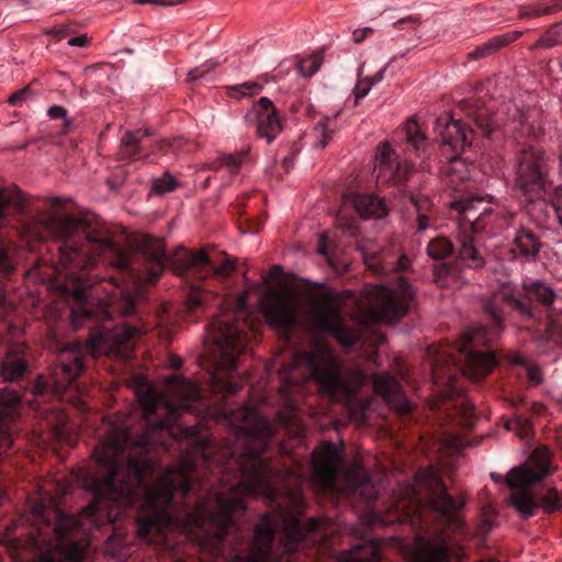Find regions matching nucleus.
Listing matches in <instances>:
<instances>
[{
    "instance_id": "1",
    "label": "nucleus",
    "mask_w": 562,
    "mask_h": 562,
    "mask_svg": "<svg viewBox=\"0 0 562 562\" xmlns=\"http://www.w3.org/2000/svg\"><path fill=\"white\" fill-rule=\"evenodd\" d=\"M92 495V502L82 508L79 517L49 509L43 502L31 503L27 520L40 536L53 533L48 544L63 562L83 560L81 546L69 535L85 530L87 525L99 528L133 516L138 537L148 542L167 544L168 533L180 531L203 546L207 540H214L218 547L228 535L237 531L235 517L246 510L245 501L231 497L234 494H203L194 501L189 498L191 494ZM261 495L270 503H277L279 496H286V503L297 506L304 503V494Z\"/></svg>"
},
{
    "instance_id": "2",
    "label": "nucleus",
    "mask_w": 562,
    "mask_h": 562,
    "mask_svg": "<svg viewBox=\"0 0 562 562\" xmlns=\"http://www.w3.org/2000/svg\"><path fill=\"white\" fill-rule=\"evenodd\" d=\"M173 385L177 403L167 401L153 387L137 391V398L144 412L147 429L133 439L126 416L117 414L109 424L105 438L94 448L93 457L100 470L89 475L78 469L65 479H54L57 492H134L143 477L151 470L147 458L151 442L150 430L167 428L178 411H187L198 402L199 389L189 380L172 374L166 379Z\"/></svg>"
},
{
    "instance_id": "3",
    "label": "nucleus",
    "mask_w": 562,
    "mask_h": 562,
    "mask_svg": "<svg viewBox=\"0 0 562 562\" xmlns=\"http://www.w3.org/2000/svg\"><path fill=\"white\" fill-rule=\"evenodd\" d=\"M42 224L55 239L63 241L56 267L59 272L75 274L92 266L97 256L109 257L110 263L120 270L130 267L127 251L112 239L109 229L98 220L49 216Z\"/></svg>"
},
{
    "instance_id": "4",
    "label": "nucleus",
    "mask_w": 562,
    "mask_h": 562,
    "mask_svg": "<svg viewBox=\"0 0 562 562\" xmlns=\"http://www.w3.org/2000/svg\"><path fill=\"white\" fill-rule=\"evenodd\" d=\"M402 496L396 502L415 504L412 515L427 524L434 520L438 525L437 540L422 541L415 552V562H449L453 555V544L464 532L461 513L465 504L464 494H392Z\"/></svg>"
},
{
    "instance_id": "5",
    "label": "nucleus",
    "mask_w": 562,
    "mask_h": 562,
    "mask_svg": "<svg viewBox=\"0 0 562 562\" xmlns=\"http://www.w3.org/2000/svg\"><path fill=\"white\" fill-rule=\"evenodd\" d=\"M294 364L304 367L307 380L316 384L317 392L331 402H347L366 380L360 369L344 371L331 348L315 345L295 353Z\"/></svg>"
},
{
    "instance_id": "6",
    "label": "nucleus",
    "mask_w": 562,
    "mask_h": 562,
    "mask_svg": "<svg viewBox=\"0 0 562 562\" xmlns=\"http://www.w3.org/2000/svg\"><path fill=\"white\" fill-rule=\"evenodd\" d=\"M233 423L238 432L244 436L246 449L240 456L241 482L244 492H270L268 487L269 471L261 458L273 430L270 422L259 417L256 411L245 405L232 413Z\"/></svg>"
},
{
    "instance_id": "7",
    "label": "nucleus",
    "mask_w": 562,
    "mask_h": 562,
    "mask_svg": "<svg viewBox=\"0 0 562 562\" xmlns=\"http://www.w3.org/2000/svg\"><path fill=\"white\" fill-rule=\"evenodd\" d=\"M490 341L491 337L485 327H473L465 331L457 346V351L460 355L464 353L463 364L451 353L439 352L431 363L435 383L451 381L457 371H461L472 381H480L488 375L496 366L494 352L477 348Z\"/></svg>"
},
{
    "instance_id": "8",
    "label": "nucleus",
    "mask_w": 562,
    "mask_h": 562,
    "mask_svg": "<svg viewBox=\"0 0 562 562\" xmlns=\"http://www.w3.org/2000/svg\"><path fill=\"white\" fill-rule=\"evenodd\" d=\"M248 325L240 312L228 311L217 316L210 325V336L218 350L216 372L212 375L213 385L225 394L236 393L237 382H222L218 374L229 373L236 368V360L247 345Z\"/></svg>"
},
{
    "instance_id": "9",
    "label": "nucleus",
    "mask_w": 562,
    "mask_h": 562,
    "mask_svg": "<svg viewBox=\"0 0 562 562\" xmlns=\"http://www.w3.org/2000/svg\"><path fill=\"white\" fill-rule=\"evenodd\" d=\"M482 203L483 200L477 198L456 201L451 204V207L460 213L457 234L458 258L472 269H481L485 266L477 234L485 228V217L490 216L492 211L485 206L480 207Z\"/></svg>"
},
{
    "instance_id": "10",
    "label": "nucleus",
    "mask_w": 562,
    "mask_h": 562,
    "mask_svg": "<svg viewBox=\"0 0 562 562\" xmlns=\"http://www.w3.org/2000/svg\"><path fill=\"white\" fill-rule=\"evenodd\" d=\"M370 296L368 317L371 322H394L403 317L415 291L407 281L400 277L394 288L376 285L368 291Z\"/></svg>"
},
{
    "instance_id": "11",
    "label": "nucleus",
    "mask_w": 562,
    "mask_h": 562,
    "mask_svg": "<svg viewBox=\"0 0 562 562\" xmlns=\"http://www.w3.org/2000/svg\"><path fill=\"white\" fill-rule=\"evenodd\" d=\"M549 172V157L537 147L521 148L517 155L515 184L528 199L539 198L544 191Z\"/></svg>"
},
{
    "instance_id": "12",
    "label": "nucleus",
    "mask_w": 562,
    "mask_h": 562,
    "mask_svg": "<svg viewBox=\"0 0 562 562\" xmlns=\"http://www.w3.org/2000/svg\"><path fill=\"white\" fill-rule=\"evenodd\" d=\"M554 468L551 467V452L546 446L536 448L528 461L514 467L504 476L505 485L516 492H526L543 481Z\"/></svg>"
},
{
    "instance_id": "13",
    "label": "nucleus",
    "mask_w": 562,
    "mask_h": 562,
    "mask_svg": "<svg viewBox=\"0 0 562 562\" xmlns=\"http://www.w3.org/2000/svg\"><path fill=\"white\" fill-rule=\"evenodd\" d=\"M311 318L317 329L330 333L342 346H353L359 339L355 330L341 323L339 311L328 295L313 304Z\"/></svg>"
},
{
    "instance_id": "14",
    "label": "nucleus",
    "mask_w": 562,
    "mask_h": 562,
    "mask_svg": "<svg viewBox=\"0 0 562 562\" xmlns=\"http://www.w3.org/2000/svg\"><path fill=\"white\" fill-rule=\"evenodd\" d=\"M261 304L265 317L271 326L290 329L297 325L296 313L300 303L291 290L268 291Z\"/></svg>"
},
{
    "instance_id": "15",
    "label": "nucleus",
    "mask_w": 562,
    "mask_h": 562,
    "mask_svg": "<svg viewBox=\"0 0 562 562\" xmlns=\"http://www.w3.org/2000/svg\"><path fill=\"white\" fill-rule=\"evenodd\" d=\"M342 454L331 442H325L312 453V481L321 487H331L340 473Z\"/></svg>"
},
{
    "instance_id": "16",
    "label": "nucleus",
    "mask_w": 562,
    "mask_h": 562,
    "mask_svg": "<svg viewBox=\"0 0 562 562\" xmlns=\"http://www.w3.org/2000/svg\"><path fill=\"white\" fill-rule=\"evenodd\" d=\"M412 166L406 160H398L390 143H382L375 154L374 173L382 183H398L406 180Z\"/></svg>"
},
{
    "instance_id": "17",
    "label": "nucleus",
    "mask_w": 562,
    "mask_h": 562,
    "mask_svg": "<svg viewBox=\"0 0 562 562\" xmlns=\"http://www.w3.org/2000/svg\"><path fill=\"white\" fill-rule=\"evenodd\" d=\"M193 469L194 462L191 457L182 456L176 465L167 469L161 475L157 490H146L145 492H191V473Z\"/></svg>"
},
{
    "instance_id": "18",
    "label": "nucleus",
    "mask_w": 562,
    "mask_h": 562,
    "mask_svg": "<svg viewBox=\"0 0 562 562\" xmlns=\"http://www.w3.org/2000/svg\"><path fill=\"white\" fill-rule=\"evenodd\" d=\"M560 494H509V503L524 516L530 517L537 514L540 507L544 512L559 510Z\"/></svg>"
},
{
    "instance_id": "19",
    "label": "nucleus",
    "mask_w": 562,
    "mask_h": 562,
    "mask_svg": "<svg viewBox=\"0 0 562 562\" xmlns=\"http://www.w3.org/2000/svg\"><path fill=\"white\" fill-rule=\"evenodd\" d=\"M521 113L515 104L510 101L503 102L496 113L488 115L486 111L479 110L474 114V123L481 130L482 134L486 137L503 123L508 121H518L521 123Z\"/></svg>"
},
{
    "instance_id": "20",
    "label": "nucleus",
    "mask_w": 562,
    "mask_h": 562,
    "mask_svg": "<svg viewBox=\"0 0 562 562\" xmlns=\"http://www.w3.org/2000/svg\"><path fill=\"white\" fill-rule=\"evenodd\" d=\"M137 247L148 263L149 281H155L164 271L168 260L164 240L150 235H144L139 238Z\"/></svg>"
},
{
    "instance_id": "21",
    "label": "nucleus",
    "mask_w": 562,
    "mask_h": 562,
    "mask_svg": "<svg viewBox=\"0 0 562 562\" xmlns=\"http://www.w3.org/2000/svg\"><path fill=\"white\" fill-rule=\"evenodd\" d=\"M435 131L440 136L442 144L449 146L456 154L471 145V142L468 140V133L460 121L448 116L439 117L436 120Z\"/></svg>"
},
{
    "instance_id": "22",
    "label": "nucleus",
    "mask_w": 562,
    "mask_h": 562,
    "mask_svg": "<svg viewBox=\"0 0 562 562\" xmlns=\"http://www.w3.org/2000/svg\"><path fill=\"white\" fill-rule=\"evenodd\" d=\"M373 389L394 409L398 412H408L411 409V405L405 398L398 382L390 374H375L373 376Z\"/></svg>"
},
{
    "instance_id": "23",
    "label": "nucleus",
    "mask_w": 562,
    "mask_h": 562,
    "mask_svg": "<svg viewBox=\"0 0 562 562\" xmlns=\"http://www.w3.org/2000/svg\"><path fill=\"white\" fill-rule=\"evenodd\" d=\"M178 252H181L183 257H179V255L176 254L170 258L173 269L178 274L186 273L190 270L202 272L204 268L211 267V259L203 249L195 252H188L183 247H180Z\"/></svg>"
},
{
    "instance_id": "24",
    "label": "nucleus",
    "mask_w": 562,
    "mask_h": 562,
    "mask_svg": "<svg viewBox=\"0 0 562 562\" xmlns=\"http://www.w3.org/2000/svg\"><path fill=\"white\" fill-rule=\"evenodd\" d=\"M353 205L357 213L363 217L382 218L387 215L385 200L371 194H356Z\"/></svg>"
},
{
    "instance_id": "25",
    "label": "nucleus",
    "mask_w": 562,
    "mask_h": 562,
    "mask_svg": "<svg viewBox=\"0 0 562 562\" xmlns=\"http://www.w3.org/2000/svg\"><path fill=\"white\" fill-rule=\"evenodd\" d=\"M83 364L78 356L69 361L60 360L53 369V376L58 389L67 387L81 373Z\"/></svg>"
},
{
    "instance_id": "26",
    "label": "nucleus",
    "mask_w": 562,
    "mask_h": 562,
    "mask_svg": "<svg viewBox=\"0 0 562 562\" xmlns=\"http://www.w3.org/2000/svg\"><path fill=\"white\" fill-rule=\"evenodd\" d=\"M364 262L374 274H387L392 271H402L406 270L411 261L405 256L402 255L397 260H390L386 257H380L379 255H370L364 258Z\"/></svg>"
},
{
    "instance_id": "27",
    "label": "nucleus",
    "mask_w": 562,
    "mask_h": 562,
    "mask_svg": "<svg viewBox=\"0 0 562 562\" xmlns=\"http://www.w3.org/2000/svg\"><path fill=\"white\" fill-rule=\"evenodd\" d=\"M148 135L146 130L126 131L120 143L119 159L131 161L140 154V142Z\"/></svg>"
},
{
    "instance_id": "28",
    "label": "nucleus",
    "mask_w": 562,
    "mask_h": 562,
    "mask_svg": "<svg viewBox=\"0 0 562 562\" xmlns=\"http://www.w3.org/2000/svg\"><path fill=\"white\" fill-rule=\"evenodd\" d=\"M342 481L352 488H361L370 485L371 477L362 467L359 459H353L340 473Z\"/></svg>"
},
{
    "instance_id": "29",
    "label": "nucleus",
    "mask_w": 562,
    "mask_h": 562,
    "mask_svg": "<svg viewBox=\"0 0 562 562\" xmlns=\"http://www.w3.org/2000/svg\"><path fill=\"white\" fill-rule=\"evenodd\" d=\"M522 289L529 299H533L543 306L551 305L557 297L555 291L540 280L525 282Z\"/></svg>"
},
{
    "instance_id": "30",
    "label": "nucleus",
    "mask_w": 562,
    "mask_h": 562,
    "mask_svg": "<svg viewBox=\"0 0 562 562\" xmlns=\"http://www.w3.org/2000/svg\"><path fill=\"white\" fill-rule=\"evenodd\" d=\"M515 250L526 259H533L540 250V241L528 229H519L514 239Z\"/></svg>"
},
{
    "instance_id": "31",
    "label": "nucleus",
    "mask_w": 562,
    "mask_h": 562,
    "mask_svg": "<svg viewBox=\"0 0 562 562\" xmlns=\"http://www.w3.org/2000/svg\"><path fill=\"white\" fill-rule=\"evenodd\" d=\"M497 295L502 301L506 302L512 306V308L517 311L524 318L530 319L533 317V307L520 297V293L516 291V289L504 285Z\"/></svg>"
},
{
    "instance_id": "32",
    "label": "nucleus",
    "mask_w": 562,
    "mask_h": 562,
    "mask_svg": "<svg viewBox=\"0 0 562 562\" xmlns=\"http://www.w3.org/2000/svg\"><path fill=\"white\" fill-rule=\"evenodd\" d=\"M409 200L416 209L417 231L424 232L429 227V220L432 212V203L427 195L411 194Z\"/></svg>"
},
{
    "instance_id": "33",
    "label": "nucleus",
    "mask_w": 562,
    "mask_h": 562,
    "mask_svg": "<svg viewBox=\"0 0 562 562\" xmlns=\"http://www.w3.org/2000/svg\"><path fill=\"white\" fill-rule=\"evenodd\" d=\"M409 200L416 209L417 231L424 232L429 227V220L432 212V203L427 195L411 194Z\"/></svg>"
},
{
    "instance_id": "34",
    "label": "nucleus",
    "mask_w": 562,
    "mask_h": 562,
    "mask_svg": "<svg viewBox=\"0 0 562 562\" xmlns=\"http://www.w3.org/2000/svg\"><path fill=\"white\" fill-rule=\"evenodd\" d=\"M416 487L426 488L430 492H447L448 487L431 468H424L417 471L414 476Z\"/></svg>"
},
{
    "instance_id": "35",
    "label": "nucleus",
    "mask_w": 562,
    "mask_h": 562,
    "mask_svg": "<svg viewBox=\"0 0 562 562\" xmlns=\"http://www.w3.org/2000/svg\"><path fill=\"white\" fill-rule=\"evenodd\" d=\"M258 119L257 134L271 143L281 132V123L276 113H261Z\"/></svg>"
},
{
    "instance_id": "36",
    "label": "nucleus",
    "mask_w": 562,
    "mask_h": 562,
    "mask_svg": "<svg viewBox=\"0 0 562 562\" xmlns=\"http://www.w3.org/2000/svg\"><path fill=\"white\" fill-rule=\"evenodd\" d=\"M338 113L335 116H325L323 117L314 127V133L318 138L317 145L321 148H324L328 142L330 140L333 134L338 130V124L336 122Z\"/></svg>"
},
{
    "instance_id": "37",
    "label": "nucleus",
    "mask_w": 562,
    "mask_h": 562,
    "mask_svg": "<svg viewBox=\"0 0 562 562\" xmlns=\"http://www.w3.org/2000/svg\"><path fill=\"white\" fill-rule=\"evenodd\" d=\"M452 251L453 245L446 237H437L431 239L426 248L427 255L435 260L443 259L450 256Z\"/></svg>"
},
{
    "instance_id": "38",
    "label": "nucleus",
    "mask_w": 562,
    "mask_h": 562,
    "mask_svg": "<svg viewBox=\"0 0 562 562\" xmlns=\"http://www.w3.org/2000/svg\"><path fill=\"white\" fill-rule=\"evenodd\" d=\"M406 140L411 144L416 153L423 150L426 146V138L420 132L419 125L416 120L409 119L404 126Z\"/></svg>"
},
{
    "instance_id": "39",
    "label": "nucleus",
    "mask_w": 562,
    "mask_h": 562,
    "mask_svg": "<svg viewBox=\"0 0 562 562\" xmlns=\"http://www.w3.org/2000/svg\"><path fill=\"white\" fill-rule=\"evenodd\" d=\"M250 153V147L247 146L235 154H225L218 161L220 165L226 167L232 175H236L241 165L247 160Z\"/></svg>"
},
{
    "instance_id": "40",
    "label": "nucleus",
    "mask_w": 562,
    "mask_h": 562,
    "mask_svg": "<svg viewBox=\"0 0 562 562\" xmlns=\"http://www.w3.org/2000/svg\"><path fill=\"white\" fill-rule=\"evenodd\" d=\"M26 371V361L22 358L8 359L2 366V376L5 381H15Z\"/></svg>"
},
{
    "instance_id": "41",
    "label": "nucleus",
    "mask_w": 562,
    "mask_h": 562,
    "mask_svg": "<svg viewBox=\"0 0 562 562\" xmlns=\"http://www.w3.org/2000/svg\"><path fill=\"white\" fill-rule=\"evenodd\" d=\"M137 329L130 325L115 327L112 331L105 334V340L112 341L117 347H124L136 334Z\"/></svg>"
},
{
    "instance_id": "42",
    "label": "nucleus",
    "mask_w": 562,
    "mask_h": 562,
    "mask_svg": "<svg viewBox=\"0 0 562 562\" xmlns=\"http://www.w3.org/2000/svg\"><path fill=\"white\" fill-rule=\"evenodd\" d=\"M323 64V56L318 53H314L306 58L299 59L296 67L299 72L303 77H311L318 71Z\"/></svg>"
},
{
    "instance_id": "43",
    "label": "nucleus",
    "mask_w": 562,
    "mask_h": 562,
    "mask_svg": "<svg viewBox=\"0 0 562 562\" xmlns=\"http://www.w3.org/2000/svg\"><path fill=\"white\" fill-rule=\"evenodd\" d=\"M499 43L495 36L471 50L468 57L472 60L483 59L501 49Z\"/></svg>"
},
{
    "instance_id": "44",
    "label": "nucleus",
    "mask_w": 562,
    "mask_h": 562,
    "mask_svg": "<svg viewBox=\"0 0 562 562\" xmlns=\"http://www.w3.org/2000/svg\"><path fill=\"white\" fill-rule=\"evenodd\" d=\"M483 310L491 316L495 327L501 330L503 328V317L502 311L496 304V295L483 300Z\"/></svg>"
},
{
    "instance_id": "45",
    "label": "nucleus",
    "mask_w": 562,
    "mask_h": 562,
    "mask_svg": "<svg viewBox=\"0 0 562 562\" xmlns=\"http://www.w3.org/2000/svg\"><path fill=\"white\" fill-rule=\"evenodd\" d=\"M176 186V178L172 175L166 172L162 177L154 180L151 190L157 194H164L175 190Z\"/></svg>"
},
{
    "instance_id": "46",
    "label": "nucleus",
    "mask_w": 562,
    "mask_h": 562,
    "mask_svg": "<svg viewBox=\"0 0 562 562\" xmlns=\"http://www.w3.org/2000/svg\"><path fill=\"white\" fill-rule=\"evenodd\" d=\"M211 274L220 278H228L236 269V261L226 257L222 265L211 266Z\"/></svg>"
},
{
    "instance_id": "47",
    "label": "nucleus",
    "mask_w": 562,
    "mask_h": 562,
    "mask_svg": "<svg viewBox=\"0 0 562 562\" xmlns=\"http://www.w3.org/2000/svg\"><path fill=\"white\" fill-rule=\"evenodd\" d=\"M32 95H33V91H32L31 87L30 86H25L22 89L13 92L8 98L7 101L11 105H20V104H22L24 101H26Z\"/></svg>"
},
{
    "instance_id": "48",
    "label": "nucleus",
    "mask_w": 562,
    "mask_h": 562,
    "mask_svg": "<svg viewBox=\"0 0 562 562\" xmlns=\"http://www.w3.org/2000/svg\"><path fill=\"white\" fill-rule=\"evenodd\" d=\"M420 22L422 20L419 15H407L394 22L393 27L398 31L404 30L405 27L415 30L419 26Z\"/></svg>"
},
{
    "instance_id": "49",
    "label": "nucleus",
    "mask_w": 562,
    "mask_h": 562,
    "mask_svg": "<svg viewBox=\"0 0 562 562\" xmlns=\"http://www.w3.org/2000/svg\"><path fill=\"white\" fill-rule=\"evenodd\" d=\"M516 426L520 428V430L518 431V436L520 438H527L529 436L531 430V424L528 419L517 418L506 424V427L508 429H514Z\"/></svg>"
},
{
    "instance_id": "50",
    "label": "nucleus",
    "mask_w": 562,
    "mask_h": 562,
    "mask_svg": "<svg viewBox=\"0 0 562 562\" xmlns=\"http://www.w3.org/2000/svg\"><path fill=\"white\" fill-rule=\"evenodd\" d=\"M374 83H375V80H368V79L360 80L353 89L356 101L364 98L369 93V91L371 90V87Z\"/></svg>"
},
{
    "instance_id": "51",
    "label": "nucleus",
    "mask_w": 562,
    "mask_h": 562,
    "mask_svg": "<svg viewBox=\"0 0 562 562\" xmlns=\"http://www.w3.org/2000/svg\"><path fill=\"white\" fill-rule=\"evenodd\" d=\"M14 267L9 257L8 249L0 247V274H9L13 271Z\"/></svg>"
},
{
    "instance_id": "52",
    "label": "nucleus",
    "mask_w": 562,
    "mask_h": 562,
    "mask_svg": "<svg viewBox=\"0 0 562 562\" xmlns=\"http://www.w3.org/2000/svg\"><path fill=\"white\" fill-rule=\"evenodd\" d=\"M557 44V38L551 32L541 35L531 48H550Z\"/></svg>"
},
{
    "instance_id": "53",
    "label": "nucleus",
    "mask_w": 562,
    "mask_h": 562,
    "mask_svg": "<svg viewBox=\"0 0 562 562\" xmlns=\"http://www.w3.org/2000/svg\"><path fill=\"white\" fill-rule=\"evenodd\" d=\"M254 110L257 113V117H259L261 113H276L273 110V103L266 97H262L258 100L254 106Z\"/></svg>"
},
{
    "instance_id": "54",
    "label": "nucleus",
    "mask_w": 562,
    "mask_h": 562,
    "mask_svg": "<svg viewBox=\"0 0 562 562\" xmlns=\"http://www.w3.org/2000/svg\"><path fill=\"white\" fill-rule=\"evenodd\" d=\"M441 448L448 453H453L462 448V442L459 437L451 436L442 441Z\"/></svg>"
},
{
    "instance_id": "55",
    "label": "nucleus",
    "mask_w": 562,
    "mask_h": 562,
    "mask_svg": "<svg viewBox=\"0 0 562 562\" xmlns=\"http://www.w3.org/2000/svg\"><path fill=\"white\" fill-rule=\"evenodd\" d=\"M450 271V268L447 265H438L434 270V280L440 286H446V278Z\"/></svg>"
},
{
    "instance_id": "56",
    "label": "nucleus",
    "mask_w": 562,
    "mask_h": 562,
    "mask_svg": "<svg viewBox=\"0 0 562 562\" xmlns=\"http://www.w3.org/2000/svg\"><path fill=\"white\" fill-rule=\"evenodd\" d=\"M47 114L53 120L63 119L66 124H69V119L67 116V110L61 105L50 106L47 111Z\"/></svg>"
},
{
    "instance_id": "57",
    "label": "nucleus",
    "mask_w": 562,
    "mask_h": 562,
    "mask_svg": "<svg viewBox=\"0 0 562 562\" xmlns=\"http://www.w3.org/2000/svg\"><path fill=\"white\" fill-rule=\"evenodd\" d=\"M520 35H521L520 31H514L510 33L498 35V36H496V38L498 42H501L499 46L502 48V47L513 43L514 41H516Z\"/></svg>"
},
{
    "instance_id": "58",
    "label": "nucleus",
    "mask_w": 562,
    "mask_h": 562,
    "mask_svg": "<svg viewBox=\"0 0 562 562\" xmlns=\"http://www.w3.org/2000/svg\"><path fill=\"white\" fill-rule=\"evenodd\" d=\"M372 32L373 29L369 26L357 29L352 33V40L355 43L359 44L363 42Z\"/></svg>"
},
{
    "instance_id": "59",
    "label": "nucleus",
    "mask_w": 562,
    "mask_h": 562,
    "mask_svg": "<svg viewBox=\"0 0 562 562\" xmlns=\"http://www.w3.org/2000/svg\"><path fill=\"white\" fill-rule=\"evenodd\" d=\"M204 294L201 292H193L189 297V308L194 311L195 308L203 305Z\"/></svg>"
},
{
    "instance_id": "60",
    "label": "nucleus",
    "mask_w": 562,
    "mask_h": 562,
    "mask_svg": "<svg viewBox=\"0 0 562 562\" xmlns=\"http://www.w3.org/2000/svg\"><path fill=\"white\" fill-rule=\"evenodd\" d=\"M527 375L530 381H533L537 384H540L542 382V374L538 367H529L527 370Z\"/></svg>"
},
{
    "instance_id": "61",
    "label": "nucleus",
    "mask_w": 562,
    "mask_h": 562,
    "mask_svg": "<svg viewBox=\"0 0 562 562\" xmlns=\"http://www.w3.org/2000/svg\"><path fill=\"white\" fill-rule=\"evenodd\" d=\"M134 4H156V5H173L176 2L172 0H131Z\"/></svg>"
},
{
    "instance_id": "62",
    "label": "nucleus",
    "mask_w": 562,
    "mask_h": 562,
    "mask_svg": "<svg viewBox=\"0 0 562 562\" xmlns=\"http://www.w3.org/2000/svg\"><path fill=\"white\" fill-rule=\"evenodd\" d=\"M278 417L282 424L291 422L294 417V409L292 406H286L283 411L278 413Z\"/></svg>"
},
{
    "instance_id": "63",
    "label": "nucleus",
    "mask_w": 562,
    "mask_h": 562,
    "mask_svg": "<svg viewBox=\"0 0 562 562\" xmlns=\"http://www.w3.org/2000/svg\"><path fill=\"white\" fill-rule=\"evenodd\" d=\"M89 43V37L83 34V35H79V36H75V37H71L69 41H68V45L69 46H77V47H83L86 46L87 44Z\"/></svg>"
},
{
    "instance_id": "64",
    "label": "nucleus",
    "mask_w": 562,
    "mask_h": 562,
    "mask_svg": "<svg viewBox=\"0 0 562 562\" xmlns=\"http://www.w3.org/2000/svg\"><path fill=\"white\" fill-rule=\"evenodd\" d=\"M134 311V301L131 296L123 297V313L125 315L132 314Z\"/></svg>"
}]
</instances>
